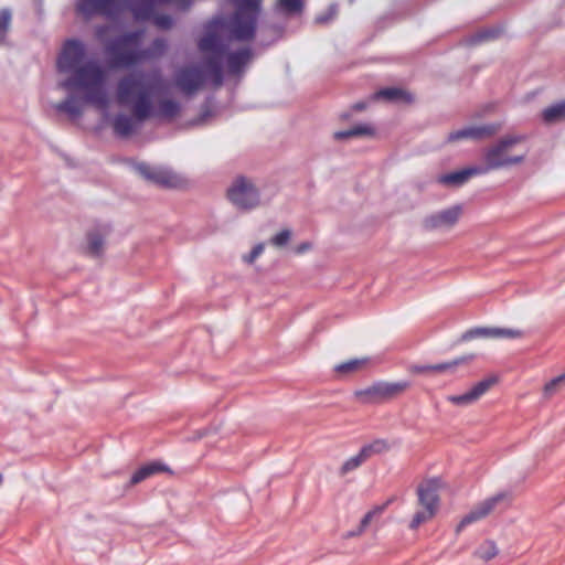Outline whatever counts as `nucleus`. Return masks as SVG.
Instances as JSON below:
<instances>
[{
	"instance_id": "a19ab883",
	"label": "nucleus",
	"mask_w": 565,
	"mask_h": 565,
	"mask_svg": "<svg viewBox=\"0 0 565 565\" xmlns=\"http://www.w3.org/2000/svg\"><path fill=\"white\" fill-rule=\"evenodd\" d=\"M108 30H109V28L107 25L97 26L96 28V36L98 39H102L107 33Z\"/></svg>"
},
{
	"instance_id": "2eb2a0df",
	"label": "nucleus",
	"mask_w": 565,
	"mask_h": 565,
	"mask_svg": "<svg viewBox=\"0 0 565 565\" xmlns=\"http://www.w3.org/2000/svg\"><path fill=\"white\" fill-rule=\"evenodd\" d=\"M441 479L433 478L417 488V495L420 505L433 513H437L439 508L438 490L441 488Z\"/></svg>"
},
{
	"instance_id": "f257e3e1",
	"label": "nucleus",
	"mask_w": 565,
	"mask_h": 565,
	"mask_svg": "<svg viewBox=\"0 0 565 565\" xmlns=\"http://www.w3.org/2000/svg\"><path fill=\"white\" fill-rule=\"evenodd\" d=\"M166 89V79L160 68L138 70L121 76L115 89L116 103L130 107L132 114H118L113 118L114 134L128 138L137 132L143 122L154 116L153 98Z\"/></svg>"
},
{
	"instance_id": "aec40b11",
	"label": "nucleus",
	"mask_w": 565,
	"mask_h": 565,
	"mask_svg": "<svg viewBox=\"0 0 565 565\" xmlns=\"http://www.w3.org/2000/svg\"><path fill=\"white\" fill-rule=\"evenodd\" d=\"M163 2L182 3L184 8H188L191 3L190 0H137L131 11L136 19L146 20L153 14L156 6Z\"/></svg>"
},
{
	"instance_id": "bb28decb",
	"label": "nucleus",
	"mask_w": 565,
	"mask_h": 565,
	"mask_svg": "<svg viewBox=\"0 0 565 565\" xmlns=\"http://www.w3.org/2000/svg\"><path fill=\"white\" fill-rule=\"evenodd\" d=\"M565 387V372L550 380L543 386V398L545 401L551 399L553 396L558 394Z\"/></svg>"
},
{
	"instance_id": "c03bdc74",
	"label": "nucleus",
	"mask_w": 565,
	"mask_h": 565,
	"mask_svg": "<svg viewBox=\"0 0 565 565\" xmlns=\"http://www.w3.org/2000/svg\"><path fill=\"white\" fill-rule=\"evenodd\" d=\"M430 367H431V365H423V366H416L415 370L420 373L431 372Z\"/></svg>"
},
{
	"instance_id": "20e7f679",
	"label": "nucleus",
	"mask_w": 565,
	"mask_h": 565,
	"mask_svg": "<svg viewBox=\"0 0 565 565\" xmlns=\"http://www.w3.org/2000/svg\"><path fill=\"white\" fill-rule=\"evenodd\" d=\"M142 31H131L113 39L106 46V52L110 57L114 67L128 68L143 61L159 58L163 56L169 42L164 38H157L147 50H138Z\"/></svg>"
},
{
	"instance_id": "8fccbe9b",
	"label": "nucleus",
	"mask_w": 565,
	"mask_h": 565,
	"mask_svg": "<svg viewBox=\"0 0 565 565\" xmlns=\"http://www.w3.org/2000/svg\"><path fill=\"white\" fill-rule=\"evenodd\" d=\"M2 480H3V478H2V475L0 473V484L2 483Z\"/></svg>"
},
{
	"instance_id": "393cba45",
	"label": "nucleus",
	"mask_w": 565,
	"mask_h": 565,
	"mask_svg": "<svg viewBox=\"0 0 565 565\" xmlns=\"http://www.w3.org/2000/svg\"><path fill=\"white\" fill-rule=\"evenodd\" d=\"M57 113H65L71 119L75 120L82 116V107L73 96L67 97L62 103L54 105Z\"/></svg>"
},
{
	"instance_id": "de8ad7c7",
	"label": "nucleus",
	"mask_w": 565,
	"mask_h": 565,
	"mask_svg": "<svg viewBox=\"0 0 565 565\" xmlns=\"http://www.w3.org/2000/svg\"><path fill=\"white\" fill-rule=\"evenodd\" d=\"M335 12H337V8H335V6H331V7H330V12H329V14H328V15H329L330 18H332V17L335 14Z\"/></svg>"
},
{
	"instance_id": "c85d7f7f",
	"label": "nucleus",
	"mask_w": 565,
	"mask_h": 565,
	"mask_svg": "<svg viewBox=\"0 0 565 565\" xmlns=\"http://www.w3.org/2000/svg\"><path fill=\"white\" fill-rule=\"evenodd\" d=\"M565 118V103H559L547 107L542 113V119L545 124H556Z\"/></svg>"
},
{
	"instance_id": "e433bc0d",
	"label": "nucleus",
	"mask_w": 565,
	"mask_h": 565,
	"mask_svg": "<svg viewBox=\"0 0 565 565\" xmlns=\"http://www.w3.org/2000/svg\"><path fill=\"white\" fill-rule=\"evenodd\" d=\"M11 11L9 9L0 10V40H3L9 31L11 23Z\"/></svg>"
},
{
	"instance_id": "58836bf2",
	"label": "nucleus",
	"mask_w": 565,
	"mask_h": 565,
	"mask_svg": "<svg viewBox=\"0 0 565 565\" xmlns=\"http://www.w3.org/2000/svg\"><path fill=\"white\" fill-rule=\"evenodd\" d=\"M154 23L157 26L163 30H168L173 25V19L170 15H157L154 18Z\"/></svg>"
},
{
	"instance_id": "f03ea898",
	"label": "nucleus",
	"mask_w": 565,
	"mask_h": 565,
	"mask_svg": "<svg viewBox=\"0 0 565 565\" xmlns=\"http://www.w3.org/2000/svg\"><path fill=\"white\" fill-rule=\"evenodd\" d=\"M85 57L86 46L82 41L72 39L64 43L57 58V70L60 73L72 75L63 81L60 87L84 92V100L96 107L104 119H108L110 98L104 70L96 61H88L82 65Z\"/></svg>"
},
{
	"instance_id": "cd10ccee",
	"label": "nucleus",
	"mask_w": 565,
	"mask_h": 565,
	"mask_svg": "<svg viewBox=\"0 0 565 565\" xmlns=\"http://www.w3.org/2000/svg\"><path fill=\"white\" fill-rule=\"evenodd\" d=\"M181 110V105L173 99H162L159 102L158 113L154 110V116L159 115L166 119L174 118Z\"/></svg>"
},
{
	"instance_id": "5701e85b",
	"label": "nucleus",
	"mask_w": 565,
	"mask_h": 565,
	"mask_svg": "<svg viewBox=\"0 0 565 565\" xmlns=\"http://www.w3.org/2000/svg\"><path fill=\"white\" fill-rule=\"evenodd\" d=\"M169 471V468L160 462H151L139 468L130 478V486H135L150 476L161 472Z\"/></svg>"
},
{
	"instance_id": "9d476101",
	"label": "nucleus",
	"mask_w": 565,
	"mask_h": 565,
	"mask_svg": "<svg viewBox=\"0 0 565 565\" xmlns=\"http://www.w3.org/2000/svg\"><path fill=\"white\" fill-rule=\"evenodd\" d=\"M206 74L200 65L186 64L179 67L173 76L175 87L188 97L194 96L205 84Z\"/></svg>"
},
{
	"instance_id": "4468645a",
	"label": "nucleus",
	"mask_w": 565,
	"mask_h": 565,
	"mask_svg": "<svg viewBox=\"0 0 565 565\" xmlns=\"http://www.w3.org/2000/svg\"><path fill=\"white\" fill-rule=\"evenodd\" d=\"M137 169L146 180L159 186L175 188L179 184L178 177L167 168H153L149 164L141 163Z\"/></svg>"
},
{
	"instance_id": "6ab92c4d",
	"label": "nucleus",
	"mask_w": 565,
	"mask_h": 565,
	"mask_svg": "<svg viewBox=\"0 0 565 565\" xmlns=\"http://www.w3.org/2000/svg\"><path fill=\"white\" fill-rule=\"evenodd\" d=\"M498 130V127L494 125H487L480 127H465L462 129L450 132L447 136L448 142L458 141L460 139H483L494 135Z\"/></svg>"
},
{
	"instance_id": "9b49d317",
	"label": "nucleus",
	"mask_w": 565,
	"mask_h": 565,
	"mask_svg": "<svg viewBox=\"0 0 565 565\" xmlns=\"http://www.w3.org/2000/svg\"><path fill=\"white\" fill-rule=\"evenodd\" d=\"M512 502V492L511 491H501L497 494L487 498L486 500L479 502L468 514H466L460 523L458 524L457 530L460 531L465 526L484 519L490 513L495 511L498 508H508Z\"/></svg>"
},
{
	"instance_id": "f8f14e48",
	"label": "nucleus",
	"mask_w": 565,
	"mask_h": 565,
	"mask_svg": "<svg viewBox=\"0 0 565 565\" xmlns=\"http://www.w3.org/2000/svg\"><path fill=\"white\" fill-rule=\"evenodd\" d=\"M113 226L109 223L96 222L86 233V254L100 258L105 253L106 238L110 235Z\"/></svg>"
},
{
	"instance_id": "4c0bfd02",
	"label": "nucleus",
	"mask_w": 565,
	"mask_h": 565,
	"mask_svg": "<svg viewBox=\"0 0 565 565\" xmlns=\"http://www.w3.org/2000/svg\"><path fill=\"white\" fill-rule=\"evenodd\" d=\"M436 515V513H433L430 511H419V512H416L411 524H409V527L415 530L417 529L422 523L433 519L434 516Z\"/></svg>"
},
{
	"instance_id": "37998d69",
	"label": "nucleus",
	"mask_w": 565,
	"mask_h": 565,
	"mask_svg": "<svg viewBox=\"0 0 565 565\" xmlns=\"http://www.w3.org/2000/svg\"><path fill=\"white\" fill-rule=\"evenodd\" d=\"M311 247L310 243H302L297 247V253H303Z\"/></svg>"
},
{
	"instance_id": "09e8293b",
	"label": "nucleus",
	"mask_w": 565,
	"mask_h": 565,
	"mask_svg": "<svg viewBox=\"0 0 565 565\" xmlns=\"http://www.w3.org/2000/svg\"><path fill=\"white\" fill-rule=\"evenodd\" d=\"M356 531H351L349 533H347L345 537H352V536H356Z\"/></svg>"
},
{
	"instance_id": "b1692460",
	"label": "nucleus",
	"mask_w": 565,
	"mask_h": 565,
	"mask_svg": "<svg viewBox=\"0 0 565 565\" xmlns=\"http://www.w3.org/2000/svg\"><path fill=\"white\" fill-rule=\"evenodd\" d=\"M503 32L501 26H490L478 31L477 33L466 38L463 43L467 45H476L484 41L499 38Z\"/></svg>"
},
{
	"instance_id": "39448f33",
	"label": "nucleus",
	"mask_w": 565,
	"mask_h": 565,
	"mask_svg": "<svg viewBox=\"0 0 565 565\" xmlns=\"http://www.w3.org/2000/svg\"><path fill=\"white\" fill-rule=\"evenodd\" d=\"M234 12L227 21L230 39L238 42L254 40L263 0H231Z\"/></svg>"
},
{
	"instance_id": "a18cd8bd",
	"label": "nucleus",
	"mask_w": 565,
	"mask_h": 565,
	"mask_svg": "<svg viewBox=\"0 0 565 565\" xmlns=\"http://www.w3.org/2000/svg\"><path fill=\"white\" fill-rule=\"evenodd\" d=\"M330 19H331V18H330L329 15H319V17L316 19V21H317L318 23H326V22H328Z\"/></svg>"
},
{
	"instance_id": "1a4fd4ad",
	"label": "nucleus",
	"mask_w": 565,
	"mask_h": 565,
	"mask_svg": "<svg viewBox=\"0 0 565 565\" xmlns=\"http://www.w3.org/2000/svg\"><path fill=\"white\" fill-rule=\"evenodd\" d=\"M227 198L236 207L243 211L252 210L260 202L258 190L244 175L234 179L232 185L227 189Z\"/></svg>"
},
{
	"instance_id": "4be33fe9",
	"label": "nucleus",
	"mask_w": 565,
	"mask_h": 565,
	"mask_svg": "<svg viewBox=\"0 0 565 565\" xmlns=\"http://www.w3.org/2000/svg\"><path fill=\"white\" fill-rule=\"evenodd\" d=\"M375 135V128L371 124H359L351 129L337 131L333 137L337 140H345L354 137H363L369 136L372 137Z\"/></svg>"
},
{
	"instance_id": "a211bd4d",
	"label": "nucleus",
	"mask_w": 565,
	"mask_h": 565,
	"mask_svg": "<svg viewBox=\"0 0 565 565\" xmlns=\"http://www.w3.org/2000/svg\"><path fill=\"white\" fill-rule=\"evenodd\" d=\"M482 173H486V169L469 167L450 173L440 174L437 178V182L449 188H459L463 185L471 177Z\"/></svg>"
},
{
	"instance_id": "423d86ee",
	"label": "nucleus",
	"mask_w": 565,
	"mask_h": 565,
	"mask_svg": "<svg viewBox=\"0 0 565 565\" xmlns=\"http://www.w3.org/2000/svg\"><path fill=\"white\" fill-rule=\"evenodd\" d=\"M523 139L524 137L521 136H509L500 139L494 146L484 150L483 160L486 166L480 168L486 169V172H488L490 170L522 162L525 159V153L520 156H510L509 151Z\"/></svg>"
},
{
	"instance_id": "f704fd0d",
	"label": "nucleus",
	"mask_w": 565,
	"mask_h": 565,
	"mask_svg": "<svg viewBox=\"0 0 565 565\" xmlns=\"http://www.w3.org/2000/svg\"><path fill=\"white\" fill-rule=\"evenodd\" d=\"M365 461L362 454L359 451V454L347 461L343 462V465L340 468V473L342 476L349 473L350 471L356 469L359 466H361Z\"/></svg>"
},
{
	"instance_id": "7c9ffc66",
	"label": "nucleus",
	"mask_w": 565,
	"mask_h": 565,
	"mask_svg": "<svg viewBox=\"0 0 565 565\" xmlns=\"http://www.w3.org/2000/svg\"><path fill=\"white\" fill-rule=\"evenodd\" d=\"M497 555H498V548H497L494 542H492V541H487V542L482 543L475 551V556L484 562L492 559Z\"/></svg>"
},
{
	"instance_id": "dca6fc26",
	"label": "nucleus",
	"mask_w": 565,
	"mask_h": 565,
	"mask_svg": "<svg viewBox=\"0 0 565 565\" xmlns=\"http://www.w3.org/2000/svg\"><path fill=\"white\" fill-rule=\"evenodd\" d=\"M525 332L520 329L514 328H488V327H479L473 328L466 331L461 335L462 341H468L473 338L484 337V338H499V339H515L524 337Z\"/></svg>"
},
{
	"instance_id": "f3484780",
	"label": "nucleus",
	"mask_w": 565,
	"mask_h": 565,
	"mask_svg": "<svg viewBox=\"0 0 565 565\" xmlns=\"http://www.w3.org/2000/svg\"><path fill=\"white\" fill-rule=\"evenodd\" d=\"M460 214V205L451 206L449 209L443 210L438 213L427 216L424 220V227L430 231L441 227H451L458 222Z\"/></svg>"
},
{
	"instance_id": "2f4dec72",
	"label": "nucleus",
	"mask_w": 565,
	"mask_h": 565,
	"mask_svg": "<svg viewBox=\"0 0 565 565\" xmlns=\"http://www.w3.org/2000/svg\"><path fill=\"white\" fill-rule=\"evenodd\" d=\"M302 8V0H279L278 2V9L287 15L301 13Z\"/></svg>"
},
{
	"instance_id": "72a5a7b5",
	"label": "nucleus",
	"mask_w": 565,
	"mask_h": 565,
	"mask_svg": "<svg viewBox=\"0 0 565 565\" xmlns=\"http://www.w3.org/2000/svg\"><path fill=\"white\" fill-rule=\"evenodd\" d=\"M366 363V360L354 359L345 363H341L334 367L338 373H353Z\"/></svg>"
},
{
	"instance_id": "7ed1b4c3",
	"label": "nucleus",
	"mask_w": 565,
	"mask_h": 565,
	"mask_svg": "<svg viewBox=\"0 0 565 565\" xmlns=\"http://www.w3.org/2000/svg\"><path fill=\"white\" fill-rule=\"evenodd\" d=\"M226 25L227 22L225 23L222 19H213L206 24L205 34L198 43L200 52L205 56V64L215 86L223 84L225 58L228 74L241 75L253 57V52L248 47L227 53L226 45L221 38L223 28L227 29Z\"/></svg>"
},
{
	"instance_id": "6e6552de",
	"label": "nucleus",
	"mask_w": 565,
	"mask_h": 565,
	"mask_svg": "<svg viewBox=\"0 0 565 565\" xmlns=\"http://www.w3.org/2000/svg\"><path fill=\"white\" fill-rule=\"evenodd\" d=\"M411 386L408 381L395 383L376 382L355 392V397L363 404H379L402 395Z\"/></svg>"
},
{
	"instance_id": "c9c22d12",
	"label": "nucleus",
	"mask_w": 565,
	"mask_h": 565,
	"mask_svg": "<svg viewBox=\"0 0 565 565\" xmlns=\"http://www.w3.org/2000/svg\"><path fill=\"white\" fill-rule=\"evenodd\" d=\"M291 235H292V233L289 228H284L279 233L274 235L269 242L274 246L285 247L289 244V242L291 239Z\"/></svg>"
},
{
	"instance_id": "c756f323",
	"label": "nucleus",
	"mask_w": 565,
	"mask_h": 565,
	"mask_svg": "<svg viewBox=\"0 0 565 565\" xmlns=\"http://www.w3.org/2000/svg\"><path fill=\"white\" fill-rule=\"evenodd\" d=\"M388 449V444L384 439H376L367 445H364L360 452L364 457V459H369L371 456L375 454L384 452Z\"/></svg>"
},
{
	"instance_id": "473e14b6",
	"label": "nucleus",
	"mask_w": 565,
	"mask_h": 565,
	"mask_svg": "<svg viewBox=\"0 0 565 565\" xmlns=\"http://www.w3.org/2000/svg\"><path fill=\"white\" fill-rule=\"evenodd\" d=\"M385 509V505H377V507H374L372 510H370L364 516L363 519L361 520L360 522V525L356 530V534H362L366 527L369 526V524L371 523V521L375 518V516H379L383 513Z\"/></svg>"
},
{
	"instance_id": "0eeeda50",
	"label": "nucleus",
	"mask_w": 565,
	"mask_h": 565,
	"mask_svg": "<svg viewBox=\"0 0 565 565\" xmlns=\"http://www.w3.org/2000/svg\"><path fill=\"white\" fill-rule=\"evenodd\" d=\"M136 2L130 0H77L76 12L85 20L94 15H103L108 20L117 19L126 8H132Z\"/></svg>"
},
{
	"instance_id": "ddd939ff",
	"label": "nucleus",
	"mask_w": 565,
	"mask_h": 565,
	"mask_svg": "<svg viewBox=\"0 0 565 565\" xmlns=\"http://www.w3.org/2000/svg\"><path fill=\"white\" fill-rule=\"evenodd\" d=\"M499 381L497 375H490L476 383L469 391L459 395H450L447 399L457 406H467L477 402L488 390Z\"/></svg>"
},
{
	"instance_id": "a878e982",
	"label": "nucleus",
	"mask_w": 565,
	"mask_h": 565,
	"mask_svg": "<svg viewBox=\"0 0 565 565\" xmlns=\"http://www.w3.org/2000/svg\"><path fill=\"white\" fill-rule=\"evenodd\" d=\"M473 360H475V355L469 354V355L460 356V358L455 359L449 362L431 365L430 370H431V372H437V373L454 372L458 366L468 364V363L472 362Z\"/></svg>"
},
{
	"instance_id": "412c9836",
	"label": "nucleus",
	"mask_w": 565,
	"mask_h": 565,
	"mask_svg": "<svg viewBox=\"0 0 565 565\" xmlns=\"http://www.w3.org/2000/svg\"><path fill=\"white\" fill-rule=\"evenodd\" d=\"M371 99H385L387 102L393 103L402 102L409 105L414 102V96L409 92L402 89L399 87H386L375 92L371 96Z\"/></svg>"
},
{
	"instance_id": "49530a36",
	"label": "nucleus",
	"mask_w": 565,
	"mask_h": 565,
	"mask_svg": "<svg viewBox=\"0 0 565 565\" xmlns=\"http://www.w3.org/2000/svg\"><path fill=\"white\" fill-rule=\"evenodd\" d=\"M210 111L209 110H205L202 113L201 115V121H205V119L210 116Z\"/></svg>"
},
{
	"instance_id": "ea45409f",
	"label": "nucleus",
	"mask_w": 565,
	"mask_h": 565,
	"mask_svg": "<svg viewBox=\"0 0 565 565\" xmlns=\"http://www.w3.org/2000/svg\"><path fill=\"white\" fill-rule=\"evenodd\" d=\"M264 250V244L259 243L253 247L250 253L246 256H244V260L248 264L254 263V260L263 253Z\"/></svg>"
},
{
	"instance_id": "79ce46f5",
	"label": "nucleus",
	"mask_w": 565,
	"mask_h": 565,
	"mask_svg": "<svg viewBox=\"0 0 565 565\" xmlns=\"http://www.w3.org/2000/svg\"><path fill=\"white\" fill-rule=\"evenodd\" d=\"M366 107H367V104L365 102H358L352 105V110L353 111H362V110L366 109Z\"/></svg>"
}]
</instances>
